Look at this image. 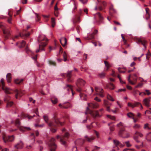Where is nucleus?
Here are the masks:
<instances>
[{"label":"nucleus","mask_w":151,"mask_h":151,"mask_svg":"<svg viewBox=\"0 0 151 151\" xmlns=\"http://www.w3.org/2000/svg\"><path fill=\"white\" fill-rule=\"evenodd\" d=\"M85 140L83 139H79L75 142V144L76 145L82 146L84 143Z\"/></svg>","instance_id":"bb28decb"},{"label":"nucleus","mask_w":151,"mask_h":151,"mask_svg":"<svg viewBox=\"0 0 151 151\" xmlns=\"http://www.w3.org/2000/svg\"><path fill=\"white\" fill-rule=\"evenodd\" d=\"M99 105L96 102H93L88 103V107L87 108L86 114H89L93 117H100L101 115L97 111L91 110L89 108L91 109H96L98 107Z\"/></svg>","instance_id":"7ed1b4c3"},{"label":"nucleus","mask_w":151,"mask_h":151,"mask_svg":"<svg viewBox=\"0 0 151 151\" xmlns=\"http://www.w3.org/2000/svg\"><path fill=\"white\" fill-rule=\"evenodd\" d=\"M23 143L22 141H20L19 143H18L14 146L17 149H21L23 147Z\"/></svg>","instance_id":"2f4dec72"},{"label":"nucleus","mask_w":151,"mask_h":151,"mask_svg":"<svg viewBox=\"0 0 151 151\" xmlns=\"http://www.w3.org/2000/svg\"><path fill=\"white\" fill-rule=\"evenodd\" d=\"M117 126L119 129V135L122 137L124 138L125 137L122 136L123 132L125 131V129L123 124L120 122L117 124Z\"/></svg>","instance_id":"f8f14e48"},{"label":"nucleus","mask_w":151,"mask_h":151,"mask_svg":"<svg viewBox=\"0 0 151 151\" xmlns=\"http://www.w3.org/2000/svg\"><path fill=\"white\" fill-rule=\"evenodd\" d=\"M149 124L148 123L144 125V128L145 129L147 128L148 129H151V127H148Z\"/></svg>","instance_id":"603ef678"},{"label":"nucleus","mask_w":151,"mask_h":151,"mask_svg":"<svg viewBox=\"0 0 151 151\" xmlns=\"http://www.w3.org/2000/svg\"><path fill=\"white\" fill-rule=\"evenodd\" d=\"M104 62L105 65V66L106 67V68L105 69V70H107L110 67L111 65L108 62L106 61H104Z\"/></svg>","instance_id":"a19ab883"},{"label":"nucleus","mask_w":151,"mask_h":151,"mask_svg":"<svg viewBox=\"0 0 151 151\" xmlns=\"http://www.w3.org/2000/svg\"><path fill=\"white\" fill-rule=\"evenodd\" d=\"M80 96L81 99H82L84 100H86V96L85 94L82 93H81L80 94Z\"/></svg>","instance_id":"58836bf2"},{"label":"nucleus","mask_w":151,"mask_h":151,"mask_svg":"<svg viewBox=\"0 0 151 151\" xmlns=\"http://www.w3.org/2000/svg\"><path fill=\"white\" fill-rule=\"evenodd\" d=\"M15 124L16 126L19 128L20 130L21 131L24 132L26 130H31L30 128L29 127L21 126L19 119H18L16 120L15 122Z\"/></svg>","instance_id":"1a4fd4ad"},{"label":"nucleus","mask_w":151,"mask_h":151,"mask_svg":"<svg viewBox=\"0 0 151 151\" xmlns=\"http://www.w3.org/2000/svg\"><path fill=\"white\" fill-rule=\"evenodd\" d=\"M128 106L131 107L132 108H134L136 106H140L141 109H142L143 108L142 104L140 103L137 102H135L134 104H132L130 103H128Z\"/></svg>","instance_id":"4be33fe9"},{"label":"nucleus","mask_w":151,"mask_h":151,"mask_svg":"<svg viewBox=\"0 0 151 151\" xmlns=\"http://www.w3.org/2000/svg\"><path fill=\"white\" fill-rule=\"evenodd\" d=\"M43 118L45 122L47 124L48 128L53 133L55 132L57 130V125L59 124L62 126L63 123L60 122L55 116H54L53 119L49 121L48 116L45 115L43 116Z\"/></svg>","instance_id":"f257e3e1"},{"label":"nucleus","mask_w":151,"mask_h":151,"mask_svg":"<svg viewBox=\"0 0 151 151\" xmlns=\"http://www.w3.org/2000/svg\"><path fill=\"white\" fill-rule=\"evenodd\" d=\"M146 93H143V94L144 95L147 94V95H149L151 94V93L150 92L149 90H145Z\"/></svg>","instance_id":"052dcab7"},{"label":"nucleus","mask_w":151,"mask_h":151,"mask_svg":"<svg viewBox=\"0 0 151 151\" xmlns=\"http://www.w3.org/2000/svg\"><path fill=\"white\" fill-rule=\"evenodd\" d=\"M1 83H0V86L1 85L2 89L7 94H9L15 92L16 93L15 97L16 99L18 98V96H21L23 94L22 91L21 90H18L16 89L14 91L10 89L9 88H7L4 86V79H1Z\"/></svg>","instance_id":"f03ea898"},{"label":"nucleus","mask_w":151,"mask_h":151,"mask_svg":"<svg viewBox=\"0 0 151 151\" xmlns=\"http://www.w3.org/2000/svg\"><path fill=\"white\" fill-rule=\"evenodd\" d=\"M42 16L45 19L46 22H47L48 20V18L49 17L48 16L44 15H43Z\"/></svg>","instance_id":"e2e57ef3"},{"label":"nucleus","mask_w":151,"mask_h":151,"mask_svg":"<svg viewBox=\"0 0 151 151\" xmlns=\"http://www.w3.org/2000/svg\"><path fill=\"white\" fill-rule=\"evenodd\" d=\"M100 147H97L96 146H95L94 147V148L92 150V151H94V150H98L99 149ZM85 151H89L88 149L87 148V147L85 148Z\"/></svg>","instance_id":"37998d69"},{"label":"nucleus","mask_w":151,"mask_h":151,"mask_svg":"<svg viewBox=\"0 0 151 151\" xmlns=\"http://www.w3.org/2000/svg\"><path fill=\"white\" fill-rule=\"evenodd\" d=\"M116 13V12L115 9L113 7V6L112 4H111L109 8V13L110 15L113 17L114 15Z\"/></svg>","instance_id":"aec40b11"},{"label":"nucleus","mask_w":151,"mask_h":151,"mask_svg":"<svg viewBox=\"0 0 151 151\" xmlns=\"http://www.w3.org/2000/svg\"><path fill=\"white\" fill-rule=\"evenodd\" d=\"M98 32V31L95 29L94 30L93 33L89 35L87 37V38L88 40H91L93 39L94 37V35H96Z\"/></svg>","instance_id":"cd10ccee"},{"label":"nucleus","mask_w":151,"mask_h":151,"mask_svg":"<svg viewBox=\"0 0 151 151\" xmlns=\"http://www.w3.org/2000/svg\"><path fill=\"white\" fill-rule=\"evenodd\" d=\"M105 74L104 73H101L99 74V76L100 78H103L105 76Z\"/></svg>","instance_id":"864d4df0"},{"label":"nucleus","mask_w":151,"mask_h":151,"mask_svg":"<svg viewBox=\"0 0 151 151\" xmlns=\"http://www.w3.org/2000/svg\"><path fill=\"white\" fill-rule=\"evenodd\" d=\"M93 123V122H92L90 125H87L86 126L87 128L88 129H91L93 127V126L92 124Z\"/></svg>","instance_id":"bf43d9fd"},{"label":"nucleus","mask_w":151,"mask_h":151,"mask_svg":"<svg viewBox=\"0 0 151 151\" xmlns=\"http://www.w3.org/2000/svg\"><path fill=\"white\" fill-rule=\"evenodd\" d=\"M67 90L69 92V94H71L73 96L74 94V93L73 91L72 86L71 85L67 84Z\"/></svg>","instance_id":"a878e982"},{"label":"nucleus","mask_w":151,"mask_h":151,"mask_svg":"<svg viewBox=\"0 0 151 151\" xmlns=\"http://www.w3.org/2000/svg\"><path fill=\"white\" fill-rule=\"evenodd\" d=\"M30 116L27 114H25L23 113H21L20 115V117L21 118L27 117L29 119H30L33 118V116Z\"/></svg>","instance_id":"c85d7f7f"},{"label":"nucleus","mask_w":151,"mask_h":151,"mask_svg":"<svg viewBox=\"0 0 151 151\" xmlns=\"http://www.w3.org/2000/svg\"><path fill=\"white\" fill-rule=\"evenodd\" d=\"M19 42H17L16 44V45L18 46L19 48H22L24 47L26 45V42L24 40H22V42L20 43V45H19Z\"/></svg>","instance_id":"7c9ffc66"},{"label":"nucleus","mask_w":151,"mask_h":151,"mask_svg":"<svg viewBox=\"0 0 151 151\" xmlns=\"http://www.w3.org/2000/svg\"><path fill=\"white\" fill-rule=\"evenodd\" d=\"M140 127V125L139 124H135L133 126V128L135 129H139Z\"/></svg>","instance_id":"de8ad7c7"},{"label":"nucleus","mask_w":151,"mask_h":151,"mask_svg":"<svg viewBox=\"0 0 151 151\" xmlns=\"http://www.w3.org/2000/svg\"><path fill=\"white\" fill-rule=\"evenodd\" d=\"M36 17V20L38 22L40 20V18L39 16L37 13H35Z\"/></svg>","instance_id":"13d9d810"},{"label":"nucleus","mask_w":151,"mask_h":151,"mask_svg":"<svg viewBox=\"0 0 151 151\" xmlns=\"http://www.w3.org/2000/svg\"><path fill=\"white\" fill-rule=\"evenodd\" d=\"M47 39L46 38H42L41 36H40L38 38L37 41L40 43L39 45V49L36 50L37 53L40 51L44 50V47L47 45L46 41Z\"/></svg>","instance_id":"39448f33"},{"label":"nucleus","mask_w":151,"mask_h":151,"mask_svg":"<svg viewBox=\"0 0 151 151\" xmlns=\"http://www.w3.org/2000/svg\"><path fill=\"white\" fill-rule=\"evenodd\" d=\"M54 14L56 17H58V10H54Z\"/></svg>","instance_id":"680f3d73"},{"label":"nucleus","mask_w":151,"mask_h":151,"mask_svg":"<svg viewBox=\"0 0 151 151\" xmlns=\"http://www.w3.org/2000/svg\"><path fill=\"white\" fill-rule=\"evenodd\" d=\"M143 136V135L142 133L138 131H136L134 135V139L137 143H139L140 142V141L138 139V137H142Z\"/></svg>","instance_id":"2eb2a0df"},{"label":"nucleus","mask_w":151,"mask_h":151,"mask_svg":"<svg viewBox=\"0 0 151 151\" xmlns=\"http://www.w3.org/2000/svg\"><path fill=\"white\" fill-rule=\"evenodd\" d=\"M127 147H130L132 146V145L130 144L129 141H126L124 142Z\"/></svg>","instance_id":"3c124183"},{"label":"nucleus","mask_w":151,"mask_h":151,"mask_svg":"<svg viewBox=\"0 0 151 151\" xmlns=\"http://www.w3.org/2000/svg\"><path fill=\"white\" fill-rule=\"evenodd\" d=\"M10 96L7 95L4 98V101L7 102V106L10 107L13 104V102L12 101H9Z\"/></svg>","instance_id":"f3484780"},{"label":"nucleus","mask_w":151,"mask_h":151,"mask_svg":"<svg viewBox=\"0 0 151 151\" xmlns=\"http://www.w3.org/2000/svg\"><path fill=\"white\" fill-rule=\"evenodd\" d=\"M134 76L135 77V78H133V80L134 81H132L130 79V78L131 77V75H129L128 78V80L129 81V82L132 84V85H134L136 83L137 81V76L135 74H134Z\"/></svg>","instance_id":"5701e85b"},{"label":"nucleus","mask_w":151,"mask_h":151,"mask_svg":"<svg viewBox=\"0 0 151 151\" xmlns=\"http://www.w3.org/2000/svg\"><path fill=\"white\" fill-rule=\"evenodd\" d=\"M94 18L97 22L99 23L102 22L103 19V17L101 16L100 13L98 12L94 14Z\"/></svg>","instance_id":"ddd939ff"},{"label":"nucleus","mask_w":151,"mask_h":151,"mask_svg":"<svg viewBox=\"0 0 151 151\" xmlns=\"http://www.w3.org/2000/svg\"><path fill=\"white\" fill-rule=\"evenodd\" d=\"M143 146V143L142 142H141V144L140 145H135V147L138 149H139L141 147H142Z\"/></svg>","instance_id":"a18cd8bd"},{"label":"nucleus","mask_w":151,"mask_h":151,"mask_svg":"<svg viewBox=\"0 0 151 151\" xmlns=\"http://www.w3.org/2000/svg\"><path fill=\"white\" fill-rule=\"evenodd\" d=\"M62 131L64 133L63 135L62 134L61 136H60L59 135H58L56 136V138L57 139H60V142L61 144L65 146L66 145L65 142V137H66V132L65 131V129H63L62 130Z\"/></svg>","instance_id":"0eeeda50"},{"label":"nucleus","mask_w":151,"mask_h":151,"mask_svg":"<svg viewBox=\"0 0 151 151\" xmlns=\"http://www.w3.org/2000/svg\"><path fill=\"white\" fill-rule=\"evenodd\" d=\"M76 29L77 30V32L78 33H79L80 32V27L79 26H76Z\"/></svg>","instance_id":"69168bd1"},{"label":"nucleus","mask_w":151,"mask_h":151,"mask_svg":"<svg viewBox=\"0 0 151 151\" xmlns=\"http://www.w3.org/2000/svg\"><path fill=\"white\" fill-rule=\"evenodd\" d=\"M23 81V79L19 80V79H17L15 80L14 82L15 83L17 84H19L20 83L22 82Z\"/></svg>","instance_id":"ea45409f"},{"label":"nucleus","mask_w":151,"mask_h":151,"mask_svg":"<svg viewBox=\"0 0 151 151\" xmlns=\"http://www.w3.org/2000/svg\"><path fill=\"white\" fill-rule=\"evenodd\" d=\"M123 151H136V150L133 149L126 148L124 149Z\"/></svg>","instance_id":"5fc2aeb1"},{"label":"nucleus","mask_w":151,"mask_h":151,"mask_svg":"<svg viewBox=\"0 0 151 151\" xmlns=\"http://www.w3.org/2000/svg\"><path fill=\"white\" fill-rule=\"evenodd\" d=\"M107 98L108 99L111 101H114V99L110 95L108 94L107 96Z\"/></svg>","instance_id":"c03bdc74"},{"label":"nucleus","mask_w":151,"mask_h":151,"mask_svg":"<svg viewBox=\"0 0 151 151\" xmlns=\"http://www.w3.org/2000/svg\"><path fill=\"white\" fill-rule=\"evenodd\" d=\"M85 83V82L81 78L78 79L76 83V85L78 87L77 89V91L80 92L81 91V89L80 87L84 86Z\"/></svg>","instance_id":"9d476101"},{"label":"nucleus","mask_w":151,"mask_h":151,"mask_svg":"<svg viewBox=\"0 0 151 151\" xmlns=\"http://www.w3.org/2000/svg\"><path fill=\"white\" fill-rule=\"evenodd\" d=\"M146 138L147 141L151 142V132L149 133L147 135Z\"/></svg>","instance_id":"c9c22d12"},{"label":"nucleus","mask_w":151,"mask_h":151,"mask_svg":"<svg viewBox=\"0 0 151 151\" xmlns=\"http://www.w3.org/2000/svg\"><path fill=\"white\" fill-rule=\"evenodd\" d=\"M106 116L107 118L112 120H114L115 119V117L114 116H111L109 115H107Z\"/></svg>","instance_id":"09e8293b"},{"label":"nucleus","mask_w":151,"mask_h":151,"mask_svg":"<svg viewBox=\"0 0 151 151\" xmlns=\"http://www.w3.org/2000/svg\"><path fill=\"white\" fill-rule=\"evenodd\" d=\"M150 100L149 99L147 98H146L145 99L143 100V102L144 104L147 106H149V102Z\"/></svg>","instance_id":"f704fd0d"},{"label":"nucleus","mask_w":151,"mask_h":151,"mask_svg":"<svg viewBox=\"0 0 151 151\" xmlns=\"http://www.w3.org/2000/svg\"><path fill=\"white\" fill-rule=\"evenodd\" d=\"M60 41L63 47H64L66 45V38H62L60 39Z\"/></svg>","instance_id":"c756f323"},{"label":"nucleus","mask_w":151,"mask_h":151,"mask_svg":"<svg viewBox=\"0 0 151 151\" xmlns=\"http://www.w3.org/2000/svg\"><path fill=\"white\" fill-rule=\"evenodd\" d=\"M77 149L76 146H74L72 149V151H77Z\"/></svg>","instance_id":"774afa93"},{"label":"nucleus","mask_w":151,"mask_h":151,"mask_svg":"<svg viewBox=\"0 0 151 151\" xmlns=\"http://www.w3.org/2000/svg\"><path fill=\"white\" fill-rule=\"evenodd\" d=\"M136 41L137 43H141V44L143 45L145 48H146V44L147 42V41L145 39L143 38H137L136 39Z\"/></svg>","instance_id":"a211bd4d"},{"label":"nucleus","mask_w":151,"mask_h":151,"mask_svg":"<svg viewBox=\"0 0 151 151\" xmlns=\"http://www.w3.org/2000/svg\"><path fill=\"white\" fill-rule=\"evenodd\" d=\"M72 70L68 71L67 72V81L68 82L73 81V78L72 76Z\"/></svg>","instance_id":"dca6fc26"},{"label":"nucleus","mask_w":151,"mask_h":151,"mask_svg":"<svg viewBox=\"0 0 151 151\" xmlns=\"http://www.w3.org/2000/svg\"><path fill=\"white\" fill-rule=\"evenodd\" d=\"M3 139L4 142L6 143L8 142H11L14 139L13 135L7 137L6 135H4L3 137Z\"/></svg>","instance_id":"4468645a"},{"label":"nucleus","mask_w":151,"mask_h":151,"mask_svg":"<svg viewBox=\"0 0 151 151\" xmlns=\"http://www.w3.org/2000/svg\"><path fill=\"white\" fill-rule=\"evenodd\" d=\"M104 105L106 108V110L109 112H110L111 110L110 109V107L111 104L106 100H104Z\"/></svg>","instance_id":"412c9836"},{"label":"nucleus","mask_w":151,"mask_h":151,"mask_svg":"<svg viewBox=\"0 0 151 151\" xmlns=\"http://www.w3.org/2000/svg\"><path fill=\"white\" fill-rule=\"evenodd\" d=\"M52 102L54 104H56L58 102L57 99L55 97H52L51 99Z\"/></svg>","instance_id":"4c0bfd02"},{"label":"nucleus","mask_w":151,"mask_h":151,"mask_svg":"<svg viewBox=\"0 0 151 151\" xmlns=\"http://www.w3.org/2000/svg\"><path fill=\"white\" fill-rule=\"evenodd\" d=\"M55 139L54 138H52L48 143L50 151H55L56 148V146L55 144Z\"/></svg>","instance_id":"6e6552de"},{"label":"nucleus","mask_w":151,"mask_h":151,"mask_svg":"<svg viewBox=\"0 0 151 151\" xmlns=\"http://www.w3.org/2000/svg\"><path fill=\"white\" fill-rule=\"evenodd\" d=\"M63 56L64 59V61H66V53L65 51L64 52V53L63 54Z\"/></svg>","instance_id":"0e129e2a"},{"label":"nucleus","mask_w":151,"mask_h":151,"mask_svg":"<svg viewBox=\"0 0 151 151\" xmlns=\"http://www.w3.org/2000/svg\"><path fill=\"white\" fill-rule=\"evenodd\" d=\"M59 106L61 108H66V106L65 105V104H59Z\"/></svg>","instance_id":"6e6d98bb"},{"label":"nucleus","mask_w":151,"mask_h":151,"mask_svg":"<svg viewBox=\"0 0 151 151\" xmlns=\"http://www.w3.org/2000/svg\"><path fill=\"white\" fill-rule=\"evenodd\" d=\"M8 14L9 15V16H10V17L8 19L7 21L9 23H11V20L12 19V18H11V17H12V15L11 14H9V13H8Z\"/></svg>","instance_id":"4d7b16f0"},{"label":"nucleus","mask_w":151,"mask_h":151,"mask_svg":"<svg viewBox=\"0 0 151 151\" xmlns=\"http://www.w3.org/2000/svg\"><path fill=\"white\" fill-rule=\"evenodd\" d=\"M26 30H23L22 33H19V35L15 36L14 38L17 39L19 37H20L22 38L25 39V38L29 36L30 35V33L29 32H28L27 33H26Z\"/></svg>","instance_id":"9b49d317"},{"label":"nucleus","mask_w":151,"mask_h":151,"mask_svg":"<svg viewBox=\"0 0 151 151\" xmlns=\"http://www.w3.org/2000/svg\"><path fill=\"white\" fill-rule=\"evenodd\" d=\"M0 27L2 29L4 36L5 39H7L10 35L9 29L4 26L2 23H1L0 24Z\"/></svg>","instance_id":"423d86ee"},{"label":"nucleus","mask_w":151,"mask_h":151,"mask_svg":"<svg viewBox=\"0 0 151 151\" xmlns=\"http://www.w3.org/2000/svg\"><path fill=\"white\" fill-rule=\"evenodd\" d=\"M106 86L110 89L113 90L114 88L115 87L113 83H109V84L107 85Z\"/></svg>","instance_id":"e433bc0d"},{"label":"nucleus","mask_w":151,"mask_h":151,"mask_svg":"<svg viewBox=\"0 0 151 151\" xmlns=\"http://www.w3.org/2000/svg\"><path fill=\"white\" fill-rule=\"evenodd\" d=\"M85 139L88 142H91L92 140L94 139L95 138V137H94L92 136L91 137H89L87 136H86L85 137Z\"/></svg>","instance_id":"473e14b6"},{"label":"nucleus","mask_w":151,"mask_h":151,"mask_svg":"<svg viewBox=\"0 0 151 151\" xmlns=\"http://www.w3.org/2000/svg\"><path fill=\"white\" fill-rule=\"evenodd\" d=\"M7 81L8 82L10 83L12 79L11 74L10 73H8L6 76Z\"/></svg>","instance_id":"72a5a7b5"},{"label":"nucleus","mask_w":151,"mask_h":151,"mask_svg":"<svg viewBox=\"0 0 151 151\" xmlns=\"http://www.w3.org/2000/svg\"><path fill=\"white\" fill-rule=\"evenodd\" d=\"M143 85V83H139L137 86H135L136 88H137L138 87H141Z\"/></svg>","instance_id":"338daca9"},{"label":"nucleus","mask_w":151,"mask_h":151,"mask_svg":"<svg viewBox=\"0 0 151 151\" xmlns=\"http://www.w3.org/2000/svg\"><path fill=\"white\" fill-rule=\"evenodd\" d=\"M95 90L98 93L99 96L100 97H103L104 96V94H103L104 91L102 88L95 87Z\"/></svg>","instance_id":"393cba45"},{"label":"nucleus","mask_w":151,"mask_h":151,"mask_svg":"<svg viewBox=\"0 0 151 151\" xmlns=\"http://www.w3.org/2000/svg\"><path fill=\"white\" fill-rule=\"evenodd\" d=\"M25 50L26 52L27 53L29 54V53H31V54L32 56V58L34 59V60H35L36 59L37 57V55H35L34 53L30 50L29 49L28 46L27 45L26 46V47L25 48Z\"/></svg>","instance_id":"6ab92c4d"},{"label":"nucleus","mask_w":151,"mask_h":151,"mask_svg":"<svg viewBox=\"0 0 151 151\" xmlns=\"http://www.w3.org/2000/svg\"><path fill=\"white\" fill-rule=\"evenodd\" d=\"M113 142L115 147L119 146L121 147H123L124 146V145L121 143L119 141L114 139Z\"/></svg>","instance_id":"b1692460"},{"label":"nucleus","mask_w":151,"mask_h":151,"mask_svg":"<svg viewBox=\"0 0 151 151\" xmlns=\"http://www.w3.org/2000/svg\"><path fill=\"white\" fill-rule=\"evenodd\" d=\"M96 4V6L94 8L96 11H102L104 9L106 6V3L101 0H93Z\"/></svg>","instance_id":"20e7f679"},{"label":"nucleus","mask_w":151,"mask_h":151,"mask_svg":"<svg viewBox=\"0 0 151 151\" xmlns=\"http://www.w3.org/2000/svg\"><path fill=\"white\" fill-rule=\"evenodd\" d=\"M51 24L52 27H54L55 24V20L54 18L52 17L51 18Z\"/></svg>","instance_id":"79ce46f5"},{"label":"nucleus","mask_w":151,"mask_h":151,"mask_svg":"<svg viewBox=\"0 0 151 151\" xmlns=\"http://www.w3.org/2000/svg\"><path fill=\"white\" fill-rule=\"evenodd\" d=\"M49 63L50 65H52L54 66H55L56 65V63L51 60H49Z\"/></svg>","instance_id":"49530a36"},{"label":"nucleus","mask_w":151,"mask_h":151,"mask_svg":"<svg viewBox=\"0 0 151 151\" xmlns=\"http://www.w3.org/2000/svg\"><path fill=\"white\" fill-rule=\"evenodd\" d=\"M127 116L129 117L132 118V119L133 117H134V115L131 112H129L127 114Z\"/></svg>","instance_id":"8fccbe9b"}]
</instances>
